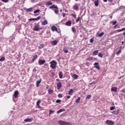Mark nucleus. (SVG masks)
<instances>
[{
	"label": "nucleus",
	"mask_w": 125,
	"mask_h": 125,
	"mask_svg": "<svg viewBox=\"0 0 125 125\" xmlns=\"http://www.w3.org/2000/svg\"><path fill=\"white\" fill-rule=\"evenodd\" d=\"M40 9H37L34 11V14H37V13H39V12H40Z\"/></svg>",
	"instance_id": "35"
},
{
	"label": "nucleus",
	"mask_w": 125,
	"mask_h": 125,
	"mask_svg": "<svg viewBox=\"0 0 125 125\" xmlns=\"http://www.w3.org/2000/svg\"><path fill=\"white\" fill-rule=\"evenodd\" d=\"M41 28L39 27V25H37L34 27L33 28V31H36V32H38L39 30H41Z\"/></svg>",
	"instance_id": "9"
},
{
	"label": "nucleus",
	"mask_w": 125,
	"mask_h": 125,
	"mask_svg": "<svg viewBox=\"0 0 125 125\" xmlns=\"http://www.w3.org/2000/svg\"><path fill=\"white\" fill-rule=\"evenodd\" d=\"M99 57H100L101 58H102L103 57V54L101 53H99L98 54Z\"/></svg>",
	"instance_id": "37"
},
{
	"label": "nucleus",
	"mask_w": 125,
	"mask_h": 125,
	"mask_svg": "<svg viewBox=\"0 0 125 125\" xmlns=\"http://www.w3.org/2000/svg\"><path fill=\"white\" fill-rule=\"evenodd\" d=\"M113 25H116L117 24V21H115L112 22Z\"/></svg>",
	"instance_id": "55"
},
{
	"label": "nucleus",
	"mask_w": 125,
	"mask_h": 125,
	"mask_svg": "<svg viewBox=\"0 0 125 125\" xmlns=\"http://www.w3.org/2000/svg\"><path fill=\"white\" fill-rule=\"evenodd\" d=\"M47 21L45 20L42 23V26H45V25H47Z\"/></svg>",
	"instance_id": "20"
},
{
	"label": "nucleus",
	"mask_w": 125,
	"mask_h": 125,
	"mask_svg": "<svg viewBox=\"0 0 125 125\" xmlns=\"http://www.w3.org/2000/svg\"><path fill=\"white\" fill-rule=\"evenodd\" d=\"M93 60V58L92 57H90L86 59V60H88V61H91V60Z\"/></svg>",
	"instance_id": "40"
},
{
	"label": "nucleus",
	"mask_w": 125,
	"mask_h": 125,
	"mask_svg": "<svg viewBox=\"0 0 125 125\" xmlns=\"http://www.w3.org/2000/svg\"><path fill=\"white\" fill-rule=\"evenodd\" d=\"M49 8H50V9H52V8H56V9H58V7H57V5L53 4L51 6H50Z\"/></svg>",
	"instance_id": "14"
},
{
	"label": "nucleus",
	"mask_w": 125,
	"mask_h": 125,
	"mask_svg": "<svg viewBox=\"0 0 125 125\" xmlns=\"http://www.w3.org/2000/svg\"><path fill=\"white\" fill-rule=\"evenodd\" d=\"M0 0L3 2H5V3L8 2V0Z\"/></svg>",
	"instance_id": "49"
},
{
	"label": "nucleus",
	"mask_w": 125,
	"mask_h": 125,
	"mask_svg": "<svg viewBox=\"0 0 125 125\" xmlns=\"http://www.w3.org/2000/svg\"><path fill=\"white\" fill-rule=\"evenodd\" d=\"M122 53V50L120 49L117 53L116 55L119 56Z\"/></svg>",
	"instance_id": "34"
},
{
	"label": "nucleus",
	"mask_w": 125,
	"mask_h": 125,
	"mask_svg": "<svg viewBox=\"0 0 125 125\" xmlns=\"http://www.w3.org/2000/svg\"><path fill=\"white\" fill-rule=\"evenodd\" d=\"M92 84H95V82H93L90 83V85H92Z\"/></svg>",
	"instance_id": "53"
},
{
	"label": "nucleus",
	"mask_w": 125,
	"mask_h": 125,
	"mask_svg": "<svg viewBox=\"0 0 125 125\" xmlns=\"http://www.w3.org/2000/svg\"><path fill=\"white\" fill-rule=\"evenodd\" d=\"M58 97H59V98H62V94H59L58 95Z\"/></svg>",
	"instance_id": "45"
},
{
	"label": "nucleus",
	"mask_w": 125,
	"mask_h": 125,
	"mask_svg": "<svg viewBox=\"0 0 125 125\" xmlns=\"http://www.w3.org/2000/svg\"><path fill=\"white\" fill-rule=\"evenodd\" d=\"M60 79H62L63 78V73L62 71H60L59 75Z\"/></svg>",
	"instance_id": "22"
},
{
	"label": "nucleus",
	"mask_w": 125,
	"mask_h": 125,
	"mask_svg": "<svg viewBox=\"0 0 125 125\" xmlns=\"http://www.w3.org/2000/svg\"><path fill=\"white\" fill-rule=\"evenodd\" d=\"M62 16H63V17H65V16H66V14L63 13V14H62Z\"/></svg>",
	"instance_id": "62"
},
{
	"label": "nucleus",
	"mask_w": 125,
	"mask_h": 125,
	"mask_svg": "<svg viewBox=\"0 0 125 125\" xmlns=\"http://www.w3.org/2000/svg\"><path fill=\"white\" fill-rule=\"evenodd\" d=\"M51 31L53 32H56L57 31V27L55 26H52L51 28Z\"/></svg>",
	"instance_id": "13"
},
{
	"label": "nucleus",
	"mask_w": 125,
	"mask_h": 125,
	"mask_svg": "<svg viewBox=\"0 0 125 125\" xmlns=\"http://www.w3.org/2000/svg\"><path fill=\"white\" fill-rule=\"evenodd\" d=\"M62 86V83H61V82H58V83L57 84V87L58 89H60Z\"/></svg>",
	"instance_id": "11"
},
{
	"label": "nucleus",
	"mask_w": 125,
	"mask_h": 125,
	"mask_svg": "<svg viewBox=\"0 0 125 125\" xmlns=\"http://www.w3.org/2000/svg\"><path fill=\"white\" fill-rule=\"evenodd\" d=\"M48 91L49 94H52V93H53V90L50 89H49Z\"/></svg>",
	"instance_id": "33"
},
{
	"label": "nucleus",
	"mask_w": 125,
	"mask_h": 125,
	"mask_svg": "<svg viewBox=\"0 0 125 125\" xmlns=\"http://www.w3.org/2000/svg\"><path fill=\"white\" fill-rule=\"evenodd\" d=\"M33 72H37V69L34 68L33 70Z\"/></svg>",
	"instance_id": "59"
},
{
	"label": "nucleus",
	"mask_w": 125,
	"mask_h": 125,
	"mask_svg": "<svg viewBox=\"0 0 125 125\" xmlns=\"http://www.w3.org/2000/svg\"><path fill=\"white\" fill-rule=\"evenodd\" d=\"M124 31H125V28H122L121 29H118L117 30V32L119 33L120 32H124Z\"/></svg>",
	"instance_id": "25"
},
{
	"label": "nucleus",
	"mask_w": 125,
	"mask_h": 125,
	"mask_svg": "<svg viewBox=\"0 0 125 125\" xmlns=\"http://www.w3.org/2000/svg\"><path fill=\"white\" fill-rule=\"evenodd\" d=\"M80 20H81V18L78 17V19L76 20V23H78V22H79V21H80Z\"/></svg>",
	"instance_id": "44"
},
{
	"label": "nucleus",
	"mask_w": 125,
	"mask_h": 125,
	"mask_svg": "<svg viewBox=\"0 0 125 125\" xmlns=\"http://www.w3.org/2000/svg\"><path fill=\"white\" fill-rule=\"evenodd\" d=\"M94 4L95 6H98L99 5V1L98 0H96L94 1Z\"/></svg>",
	"instance_id": "21"
},
{
	"label": "nucleus",
	"mask_w": 125,
	"mask_h": 125,
	"mask_svg": "<svg viewBox=\"0 0 125 125\" xmlns=\"http://www.w3.org/2000/svg\"><path fill=\"white\" fill-rule=\"evenodd\" d=\"M4 60H5V58H4V57H2L0 59V62H3V61H4Z\"/></svg>",
	"instance_id": "31"
},
{
	"label": "nucleus",
	"mask_w": 125,
	"mask_h": 125,
	"mask_svg": "<svg viewBox=\"0 0 125 125\" xmlns=\"http://www.w3.org/2000/svg\"><path fill=\"white\" fill-rule=\"evenodd\" d=\"M99 50H95L93 52V54L94 55H97V54L98 53Z\"/></svg>",
	"instance_id": "27"
},
{
	"label": "nucleus",
	"mask_w": 125,
	"mask_h": 125,
	"mask_svg": "<svg viewBox=\"0 0 125 125\" xmlns=\"http://www.w3.org/2000/svg\"><path fill=\"white\" fill-rule=\"evenodd\" d=\"M50 67L52 68V69H56V66H57V62L55 61V60L52 61L51 62H50Z\"/></svg>",
	"instance_id": "1"
},
{
	"label": "nucleus",
	"mask_w": 125,
	"mask_h": 125,
	"mask_svg": "<svg viewBox=\"0 0 125 125\" xmlns=\"http://www.w3.org/2000/svg\"><path fill=\"white\" fill-rule=\"evenodd\" d=\"M73 33H76V28L75 27L72 28Z\"/></svg>",
	"instance_id": "43"
},
{
	"label": "nucleus",
	"mask_w": 125,
	"mask_h": 125,
	"mask_svg": "<svg viewBox=\"0 0 125 125\" xmlns=\"http://www.w3.org/2000/svg\"><path fill=\"white\" fill-rule=\"evenodd\" d=\"M56 32H57V33H60V30L57 29V31H56Z\"/></svg>",
	"instance_id": "60"
},
{
	"label": "nucleus",
	"mask_w": 125,
	"mask_h": 125,
	"mask_svg": "<svg viewBox=\"0 0 125 125\" xmlns=\"http://www.w3.org/2000/svg\"><path fill=\"white\" fill-rule=\"evenodd\" d=\"M58 43V41H57V40H54L51 42V44H52V45H56Z\"/></svg>",
	"instance_id": "12"
},
{
	"label": "nucleus",
	"mask_w": 125,
	"mask_h": 125,
	"mask_svg": "<svg viewBox=\"0 0 125 125\" xmlns=\"http://www.w3.org/2000/svg\"><path fill=\"white\" fill-rule=\"evenodd\" d=\"M104 35V32H102L101 33L98 34L97 35V37H102Z\"/></svg>",
	"instance_id": "32"
},
{
	"label": "nucleus",
	"mask_w": 125,
	"mask_h": 125,
	"mask_svg": "<svg viewBox=\"0 0 125 125\" xmlns=\"http://www.w3.org/2000/svg\"><path fill=\"white\" fill-rule=\"evenodd\" d=\"M91 98V95H88L86 97V99H89L90 98Z\"/></svg>",
	"instance_id": "39"
},
{
	"label": "nucleus",
	"mask_w": 125,
	"mask_h": 125,
	"mask_svg": "<svg viewBox=\"0 0 125 125\" xmlns=\"http://www.w3.org/2000/svg\"><path fill=\"white\" fill-rule=\"evenodd\" d=\"M112 114H113V115H118V112L116 111H113L112 112Z\"/></svg>",
	"instance_id": "41"
},
{
	"label": "nucleus",
	"mask_w": 125,
	"mask_h": 125,
	"mask_svg": "<svg viewBox=\"0 0 125 125\" xmlns=\"http://www.w3.org/2000/svg\"><path fill=\"white\" fill-rule=\"evenodd\" d=\"M62 112H65V109H61L59 110H58L57 112V114H60V113H62Z\"/></svg>",
	"instance_id": "23"
},
{
	"label": "nucleus",
	"mask_w": 125,
	"mask_h": 125,
	"mask_svg": "<svg viewBox=\"0 0 125 125\" xmlns=\"http://www.w3.org/2000/svg\"><path fill=\"white\" fill-rule=\"evenodd\" d=\"M54 11L56 14H58V12H59V11H58L57 9H55Z\"/></svg>",
	"instance_id": "46"
},
{
	"label": "nucleus",
	"mask_w": 125,
	"mask_h": 125,
	"mask_svg": "<svg viewBox=\"0 0 125 125\" xmlns=\"http://www.w3.org/2000/svg\"><path fill=\"white\" fill-rule=\"evenodd\" d=\"M31 2H32V3H34V2H35V1H36V0H30Z\"/></svg>",
	"instance_id": "57"
},
{
	"label": "nucleus",
	"mask_w": 125,
	"mask_h": 125,
	"mask_svg": "<svg viewBox=\"0 0 125 125\" xmlns=\"http://www.w3.org/2000/svg\"><path fill=\"white\" fill-rule=\"evenodd\" d=\"M120 8L121 9H124V8H125V6H121L120 7Z\"/></svg>",
	"instance_id": "52"
},
{
	"label": "nucleus",
	"mask_w": 125,
	"mask_h": 125,
	"mask_svg": "<svg viewBox=\"0 0 125 125\" xmlns=\"http://www.w3.org/2000/svg\"><path fill=\"white\" fill-rule=\"evenodd\" d=\"M61 60V58H59L58 59V61L59 62H60Z\"/></svg>",
	"instance_id": "63"
},
{
	"label": "nucleus",
	"mask_w": 125,
	"mask_h": 125,
	"mask_svg": "<svg viewBox=\"0 0 125 125\" xmlns=\"http://www.w3.org/2000/svg\"><path fill=\"white\" fill-rule=\"evenodd\" d=\"M46 5H51L52 4V2L50 1H48L46 3Z\"/></svg>",
	"instance_id": "36"
},
{
	"label": "nucleus",
	"mask_w": 125,
	"mask_h": 125,
	"mask_svg": "<svg viewBox=\"0 0 125 125\" xmlns=\"http://www.w3.org/2000/svg\"><path fill=\"white\" fill-rule=\"evenodd\" d=\"M81 101V97H78L75 101V102L77 104L80 103V101Z\"/></svg>",
	"instance_id": "29"
},
{
	"label": "nucleus",
	"mask_w": 125,
	"mask_h": 125,
	"mask_svg": "<svg viewBox=\"0 0 125 125\" xmlns=\"http://www.w3.org/2000/svg\"><path fill=\"white\" fill-rule=\"evenodd\" d=\"M42 82V79H40V80H38L36 82V86L37 87H38L39 86V85H40V83H41Z\"/></svg>",
	"instance_id": "17"
},
{
	"label": "nucleus",
	"mask_w": 125,
	"mask_h": 125,
	"mask_svg": "<svg viewBox=\"0 0 125 125\" xmlns=\"http://www.w3.org/2000/svg\"><path fill=\"white\" fill-rule=\"evenodd\" d=\"M54 113V111L52 110H50L49 111V115H51V114Z\"/></svg>",
	"instance_id": "38"
},
{
	"label": "nucleus",
	"mask_w": 125,
	"mask_h": 125,
	"mask_svg": "<svg viewBox=\"0 0 125 125\" xmlns=\"http://www.w3.org/2000/svg\"><path fill=\"white\" fill-rule=\"evenodd\" d=\"M65 25L66 26H71V25H72V21H66Z\"/></svg>",
	"instance_id": "15"
},
{
	"label": "nucleus",
	"mask_w": 125,
	"mask_h": 125,
	"mask_svg": "<svg viewBox=\"0 0 125 125\" xmlns=\"http://www.w3.org/2000/svg\"><path fill=\"white\" fill-rule=\"evenodd\" d=\"M121 92H123V93H125V89H123L122 90H121Z\"/></svg>",
	"instance_id": "54"
},
{
	"label": "nucleus",
	"mask_w": 125,
	"mask_h": 125,
	"mask_svg": "<svg viewBox=\"0 0 125 125\" xmlns=\"http://www.w3.org/2000/svg\"><path fill=\"white\" fill-rule=\"evenodd\" d=\"M117 112V115L118 114H120V109H118L117 111H116Z\"/></svg>",
	"instance_id": "58"
},
{
	"label": "nucleus",
	"mask_w": 125,
	"mask_h": 125,
	"mask_svg": "<svg viewBox=\"0 0 125 125\" xmlns=\"http://www.w3.org/2000/svg\"><path fill=\"white\" fill-rule=\"evenodd\" d=\"M94 42V39H93V38H92L90 40V42L91 43H92V42Z\"/></svg>",
	"instance_id": "47"
},
{
	"label": "nucleus",
	"mask_w": 125,
	"mask_h": 125,
	"mask_svg": "<svg viewBox=\"0 0 125 125\" xmlns=\"http://www.w3.org/2000/svg\"><path fill=\"white\" fill-rule=\"evenodd\" d=\"M80 6V4L75 3L74 5L73 6V9L74 10H78L79 9V6Z\"/></svg>",
	"instance_id": "3"
},
{
	"label": "nucleus",
	"mask_w": 125,
	"mask_h": 125,
	"mask_svg": "<svg viewBox=\"0 0 125 125\" xmlns=\"http://www.w3.org/2000/svg\"><path fill=\"white\" fill-rule=\"evenodd\" d=\"M94 67L96 68V69H97V70H100V66H99V62H95L94 63Z\"/></svg>",
	"instance_id": "4"
},
{
	"label": "nucleus",
	"mask_w": 125,
	"mask_h": 125,
	"mask_svg": "<svg viewBox=\"0 0 125 125\" xmlns=\"http://www.w3.org/2000/svg\"><path fill=\"white\" fill-rule=\"evenodd\" d=\"M72 17H74V18L76 19L77 18V16L74 14H72Z\"/></svg>",
	"instance_id": "50"
},
{
	"label": "nucleus",
	"mask_w": 125,
	"mask_h": 125,
	"mask_svg": "<svg viewBox=\"0 0 125 125\" xmlns=\"http://www.w3.org/2000/svg\"><path fill=\"white\" fill-rule=\"evenodd\" d=\"M43 47H44V44H41L39 46V49H42V48H43Z\"/></svg>",
	"instance_id": "28"
},
{
	"label": "nucleus",
	"mask_w": 125,
	"mask_h": 125,
	"mask_svg": "<svg viewBox=\"0 0 125 125\" xmlns=\"http://www.w3.org/2000/svg\"><path fill=\"white\" fill-rule=\"evenodd\" d=\"M58 124L60 125H72L71 123L62 120L58 121Z\"/></svg>",
	"instance_id": "2"
},
{
	"label": "nucleus",
	"mask_w": 125,
	"mask_h": 125,
	"mask_svg": "<svg viewBox=\"0 0 125 125\" xmlns=\"http://www.w3.org/2000/svg\"><path fill=\"white\" fill-rule=\"evenodd\" d=\"M61 102H62V101H61V100H57L56 101V103H60Z\"/></svg>",
	"instance_id": "42"
},
{
	"label": "nucleus",
	"mask_w": 125,
	"mask_h": 125,
	"mask_svg": "<svg viewBox=\"0 0 125 125\" xmlns=\"http://www.w3.org/2000/svg\"><path fill=\"white\" fill-rule=\"evenodd\" d=\"M18 94H19V92L18 90H16L14 93L15 98H17L18 97Z\"/></svg>",
	"instance_id": "10"
},
{
	"label": "nucleus",
	"mask_w": 125,
	"mask_h": 125,
	"mask_svg": "<svg viewBox=\"0 0 125 125\" xmlns=\"http://www.w3.org/2000/svg\"><path fill=\"white\" fill-rule=\"evenodd\" d=\"M106 125H114V122H113V121H110V120H106Z\"/></svg>",
	"instance_id": "8"
},
{
	"label": "nucleus",
	"mask_w": 125,
	"mask_h": 125,
	"mask_svg": "<svg viewBox=\"0 0 125 125\" xmlns=\"http://www.w3.org/2000/svg\"><path fill=\"white\" fill-rule=\"evenodd\" d=\"M108 1H109V2H112L113 0H108Z\"/></svg>",
	"instance_id": "64"
},
{
	"label": "nucleus",
	"mask_w": 125,
	"mask_h": 125,
	"mask_svg": "<svg viewBox=\"0 0 125 125\" xmlns=\"http://www.w3.org/2000/svg\"><path fill=\"white\" fill-rule=\"evenodd\" d=\"M40 103H41V100H39L38 101H37V106H38V108L39 109H41V108H42L41 106H40Z\"/></svg>",
	"instance_id": "18"
},
{
	"label": "nucleus",
	"mask_w": 125,
	"mask_h": 125,
	"mask_svg": "<svg viewBox=\"0 0 125 125\" xmlns=\"http://www.w3.org/2000/svg\"><path fill=\"white\" fill-rule=\"evenodd\" d=\"M37 58H38V55H34L33 57V59H32V62H34L35 60H37Z\"/></svg>",
	"instance_id": "26"
},
{
	"label": "nucleus",
	"mask_w": 125,
	"mask_h": 125,
	"mask_svg": "<svg viewBox=\"0 0 125 125\" xmlns=\"http://www.w3.org/2000/svg\"><path fill=\"white\" fill-rule=\"evenodd\" d=\"M72 77L75 80H77V79H78V78H79V76H78V75H77V74H73Z\"/></svg>",
	"instance_id": "24"
},
{
	"label": "nucleus",
	"mask_w": 125,
	"mask_h": 125,
	"mask_svg": "<svg viewBox=\"0 0 125 125\" xmlns=\"http://www.w3.org/2000/svg\"><path fill=\"white\" fill-rule=\"evenodd\" d=\"M33 118H27L24 120L25 123H29L31 122H33Z\"/></svg>",
	"instance_id": "7"
},
{
	"label": "nucleus",
	"mask_w": 125,
	"mask_h": 125,
	"mask_svg": "<svg viewBox=\"0 0 125 125\" xmlns=\"http://www.w3.org/2000/svg\"><path fill=\"white\" fill-rule=\"evenodd\" d=\"M51 74H52L51 76L53 78V77H54V76H55V73L52 72Z\"/></svg>",
	"instance_id": "51"
},
{
	"label": "nucleus",
	"mask_w": 125,
	"mask_h": 125,
	"mask_svg": "<svg viewBox=\"0 0 125 125\" xmlns=\"http://www.w3.org/2000/svg\"><path fill=\"white\" fill-rule=\"evenodd\" d=\"M33 10V8H29L26 9V11L27 12H31Z\"/></svg>",
	"instance_id": "30"
},
{
	"label": "nucleus",
	"mask_w": 125,
	"mask_h": 125,
	"mask_svg": "<svg viewBox=\"0 0 125 125\" xmlns=\"http://www.w3.org/2000/svg\"><path fill=\"white\" fill-rule=\"evenodd\" d=\"M71 98V96H67L66 97L67 99H69V98Z\"/></svg>",
	"instance_id": "61"
},
{
	"label": "nucleus",
	"mask_w": 125,
	"mask_h": 125,
	"mask_svg": "<svg viewBox=\"0 0 125 125\" xmlns=\"http://www.w3.org/2000/svg\"><path fill=\"white\" fill-rule=\"evenodd\" d=\"M64 53H68V50L66 49L64 50Z\"/></svg>",
	"instance_id": "56"
},
{
	"label": "nucleus",
	"mask_w": 125,
	"mask_h": 125,
	"mask_svg": "<svg viewBox=\"0 0 125 125\" xmlns=\"http://www.w3.org/2000/svg\"><path fill=\"white\" fill-rule=\"evenodd\" d=\"M118 88L117 87H113L111 88V90L112 91H114V92H117V90Z\"/></svg>",
	"instance_id": "16"
},
{
	"label": "nucleus",
	"mask_w": 125,
	"mask_h": 125,
	"mask_svg": "<svg viewBox=\"0 0 125 125\" xmlns=\"http://www.w3.org/2000/svg\"><path fill=\"white\" fill-rule=\"evenodd\" d=\"M114 109H115V106H111V107L110 108V111H113V110H114Z\"/></svg>",
	"instance_id": "48"
},
{
	"label": "nucleus",
	"mask_w": 125,
	"mask_h": 125,
	"mask_svg": "<svg viewBox=\"0 0 125 125\" xmlns=\"http://www.w3.org/2000/svg\"><path fill=\"white\" fill-rule=\"evenodd\" d=\"M38 63L39 64V65H43V64H44V63H45V61L44 60H39L38 61Z\"/></svg>",
	"instance_id": "6"
},
{
	"label": "nucleus",
	"mask_w": 125,
	"mask_h": 125,
	"mask_svg": "<svg viewBox=\"0 0 125 125\" xmlns=\"http://www.w3.org/2000/svg\"><path fill=\"white\" fill-rule=\"evenodd\" d=\"M73 93H74V90L71 89L68 92V94L69 95H73Z\"/></svg>",
	"instance_id": "19"
},
{
	"label": "nucleus",
	"mask_w": 125,
	"mask_h": 125,
	"mask_svg": "<svg viewBox=\"0 0 125 125\" xmlns=\"http://www.w3.org/2000/svg\"><path fill=\"white\" fill-rule=\"evenodd\" d=\"M40 19H41V16H39L37 18L29 19L28 20L29 21H38V20H40Z\"/></svg>",
	"instance_id": "5"
}]
</instances>
